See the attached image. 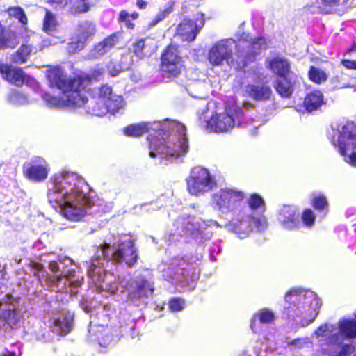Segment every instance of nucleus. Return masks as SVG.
<instances>
[{
    "label": "nucleus",
    "instance_id": "37998d69",
    "mask_svg": "<svg viewBox=\"0 0 356 356\" xmlns=\"http://www.w3.org/2000/svg\"><path fill=\"white\" fill-rule=\"evenodd\" d=\"M312 205L317 210H324L327 207V202L323 195H318L313 198Z\"/></svg>",
    "mask_w": 356,
    "mask_h": 356
},
{
    "label": "nucleus",
    "instance_id": "f3484780",
    "mask_svg": "<svg viewBox=\"0 0 356 356\" xmlns=\"http://www.w3.org/2000/svg\"><path fill=\"white\" fill-rule=\"evenodd\" d=\"M161 70L163 76L176 77L184 68V60L178 48L169 45L161 56Z\"/></svg>",
    "mask_w": 356,
    "mask_h": 356
},
{
    "label": "nucleus",
    "instance_id": "2f4dec72",
    "mask_svg": "<svg viewBox=\"0 0 356 356\" xmlns=\"http://www.w3.org/2000/svg\"><path fill=\"white\" fill-rule=\"evenodd\" d=\"M132 51L136 56L142 58L154 50V45L149 38L136 40L132 44Z\"/></svg>",
    "mask_w": 356,
    "mask_h": 356
},
{
    "label": "nucleus",
    "instance_id": "1a4fd4ad",
    "mask_svg": "<svg viewBox=\"0 0 356 356\" xmlns=\"http://www.w3.org/2000/svg\"><path fill=\"white\" fill-rule=\"evenodd\" d=\"M248 111L238 106H234L225 110H217L206 121V129L216 133H227L236 125L248 128L250 132L254 135L256 130L261 126L259 120L249 119Z\"/></svg>",
    "mask_w": 356,
    "mask_h": 356
},
{
    "label": "nucleus",
    "instance_id": "7c9ffc66",
    "mask_svg": "<svg viewBox=\"0 0 356 356\" xmlns=\"http://www.w3.org/2000/svg\"><path fill=\"white\" fill-rule=\"evenodd\" d=\"M303 104L307 111H316L325 104L324 96L320 90L312 91L305 96Z\"/></svg>",
    "mask_w": 356,
    "mask_h": 356
},
{
    "label": "nucleus",
    "instance_id": "f03ea898",
    "mask_svg": "<svg viewBox=\"0 0 356 356\" xmlns=\"http://www.w3.org/2000/svg\"><path fill=\"white\" fill-rule=\"evenodd\" d=\"M90 188L78 174L60 171L50 179L47 198L61 209L63 216L72 221L81 220L87 213L99 214L112 208L111 202L91 197Z\"/></svg>",
    "mask_w": 356,
    "mask_h": 356
},
{
    "label": "nucleus",
    "instance_id": "49530a36",
    "mask_svg": "<svg viewBox=\"0 0 356 356\" xmlns=\"http://www.w3.org/2000/svg\"><path fill=\"white\" fill-rule=\"evenodd\" d=\"M138 17V14L136 12H134L131 15L127 12L122 10L120 13L119 19L122 22H126L128 27L132 28L133 24L129 22V18L131 17L132 19H135Z\"/></svg>",
    "mask_w": 356,
    "mask_h": 356
},
{
    "label": "nucleus",
    "instance_id": "c9c22d12",
    "mask_svg": "<svg viewBox=\"0 0 356 356\" xmlns=\"http://www.w3.org/2000/svg\"><path fill=\"white\" fill-rule=\"evenodd\" d=\"M79 33L81 40H86L95 33V25L90 22H83L79 25Z\"/></svg>",
    "mask_w": 356,
    "mask_h": 356
},
{
    "label": "nucleus",
    "instance_id": "f257e3e1",
    "mask_svg": "<svg viewBox=\"0 0 356 356\" xmlns=\"http://www.w3.org/2000/svg\"><path fill=\"white\" fill-rule=\"evenodd\" d=\"M138 258L134 240L124 236L118 238L113 236L108 238L97 250L96 256L88 264V275L91 282L99 292L114 293L117 291H127L129 298L140 299L149 297L153 292V286L149 273L136 275L134 278H118L113 273L106 272L109 263H122L133 266Z\"/></svg>",
    "mask_w": 356,
    "mask_h": 356
},
{
    "label": "nucleus",
    "instance_id": "4d7b16f0",
    "mask_svg": "<svg viewBox=\"0 0 356 356\" xmlns=\"http://www.w3.org/2000/svg\"><path fill=\"white\" fill-rule=\"evenodd\" d=\"M52 257H54V254H52V253H49V254H44V255L42 256L41 260L42 261H47V258Z\"/></svg>",
    "mask_w": 356,
    "mask_h": 356
},
{
    "label": "nucleus",
    "instance_id": "ddd939ff",
    "mask_svg": "<svg viewBox=\"0 0 356 356\" xmlns=\"http://www.w3.org/2000/svg\"><path fill=\"white\" fill-rule=\"evenodd\" d=\"M174 226L176 227V229L175 232L170 234V241H179V237L186 235L201 242L211 237V232L207 231V227H218L219 225L218 222L213 220L202 221L200 218L188 216L179 218Z\"/></svg>",
    "mask_w": 356,
    "mask_h": 356
},
{
    "label": "nucleus",
    "instance_id": "bb28decb",
    "mask_svg": "<svg viewBox=\"0 0 356 356\" xmlns=\"http://www.w3.org/2000/svg\"><path fill=\"white\" fill-rule=\"evenodd\" d=\"M0 72L4 79L17 86H22L26 80V76L20 68L7 63H0Z\"/></svg>",
    "mask_w": 356,
    "mask_h": 356
},
{
    "label": "nucleus",
    "instance_id": "864d4df0",
    "mask_svg": "<svg viewBox=\"0 0 356 356\" xmlns=\"http://www.w3.org/2000/svg\"><path fill=\"white\" fill-rule=\"evenodd\" d=\"M48 3L56 7H63L66 5L67 0H46Z\"/></svg>",
    "mask_w": 356,
    "mask_h": 356
},
{
    "label": "nucleus",
    "instance_id": "dca6fc26",
    "mask_svg": "<svg viewBox=\"0 0 356 356\" xmlns=\"http://www.w3.org/2000/svg\"><path fill=\"white\" fill-rule=\"evenodd\" d=\"M186 184L191 195L201 196L216 187V181L207 169L195 167L191 170Z\"/></svg>",
    "mask_w": 356,
    "mask_h": 356
},
{
    "label": "nucleus",
    "instance_id": "cd10ccee",
    "mask_svg": "<svg viewBox=\"0 0 356 356\" xmlns=\"http://www.w3.org/2000/svg\"><path fill=\"white\" fill-rule=\"evenodd\" d=\"M297 81V76L289 74L280 77L275 85L276 91L283 97H289L293 90Z\"/></svg>",
    "mask_w": 356,
    "mask_h": 356
},
{
    "label": "nucleus",
    "instance_id": "a19ab883",
    "mask_svg": "<svg viewBox=\"0 0 356 356\" xmlns=\"http://www.w3.org/2000/svg\"><path fill=\"white\" fill-rule=\"evenodd\" d=\"M172 11L171 6L165 8L164 10L159 11L156 17L149 22V28L156 26L160 21L165 18Z\"/></svg>",
    "mask_w": 356,
    "mask_h": 356
},
{
    "label": "nucleus",
    "instance_id": "680f3d73",
    "mask_svg": "<svg viewBox=\"0 0 356 356\" xmlns=\"http://www.w3.org/2000/svg\"><path fill=\"white\" fill-rule=\"evenodd\" d=\"M83 309L86 313L92 312L91 309L88 307H83Z\"/></svg>",
    "mask_w": 356,
    "mask_h": 356
},
{
    "label": "nucleus",
    "instance_id": "423d86ee",
    "mask_svg": "<svg viewBox=\"0 0 356 356\" xmlns=\"http://www.w3.org/2000/svg\"><path fill=\"white\" fill-rule=\"evenodd\" d=\"M314 336L319 342L325 339L322 351L327 356H350L355 350L352 340L356 338V321L342 318L336 324H323Z\"/></svg>",
    "mask_w": 356,
    "mask_h": 356
},
{
    "label": "nucleus",
    "instance_id": "412c9836",
    "mask_svg": "<svg viewBox=\"0 0 356 356\" xmlns=\"http://www.w3.org/2000/svg\"><path fill=\"white\" fill-rule=\"evenodd\" d=\"M202 13L196 15L195 21L190 19H184L179 24L177 34L183 40L193 41L195 39L199 31L204 24V19Z\"/></svg>",
    "mask_w": 356,
    "mask_h": 356
},
{
    "label": "nucleus",
    "instance_id": "e433bc0d",
    "mask_svg": "<svg viewBox=\"0 0 356 356\" xmlns=\"http://www.w3.org/2000/svg\"><path fill=\"white\" fill-rule=\"evenodd\" d=\"M32 51V47L29 44H22L13 56V60L17 63H24L29 58Z\"/></svg>",
    "mask_w": 356,
    "mask_h": 356
},
{
    "label": "nucleus",
    "instance_id": "5701e85b",
    "mask_svg": "<svg viewBox=\"0 0 356 356\" xmlns=\"http://www.w3.org/2000/svg\"><path fill=\"white\" fill-rule=\"evenodd\" d=\"M52 332L58 335H65L72 328L73 314L69 311L63 309L61 311L54 314L52 318Z\"/></svg>",
    "mask_w": 356,
    "mask_h": 356
},
{
    "label": "nucleus",
    "instance_id": "09e8293b",
    "mask_svg": "<svg viewBox=\"0 0 356 356\" xmlns=\"http://www.w3.org/2000/svg\"><path fill=\"white\" fill-rule=\"evenodd\" d=\"M7 41H8L7 33H6L4 28L0 23V49L4 47L6 45Z\"/></svg>",
    "mask_w": 356,
    "mask_h": 356
},
{
    "label": "nucleus",
    "instance_id": "473e14b6",
    "mask_svg": "<svg viewBox=\"0 0 356 356\" xmlns=\"http://www.w3.org/2000/svg\"><path fill=\"white\" fill-rule=\"evenodd\" d=\"M117 42L118 38L115 34L107 37L94 47L92 51V56L96 58L104 55L108 52Z\"/></svg>",
    "mask_w": 356,
    "mask_h": 356
},
{
    "label": "nucleus",
    "instance_id": "c85d7f7f",
    "mask_svg": "<svg viewBox=\"0 0 356 356\" xmlns=\"http://www.w3.org/2000/svg\"><path fill=\"white\" fill-rule=\"evenodd\" d=\"M267 66L280 77L289 74L290 63L283 56H277L266 59Z\"/></svg>",
    "mask_w": 356,
    "mask_h": 356
},
{
    "label": "nucleus",
    "instance_id": "c03bdc74",
    "mask_svg": "<svg viewBox=\"0 0 356 356\" xmlns=\"http://www.w3.org/2000/svg\"><path fill=\"white\" fill-rule=\"evenodd\" d=\"M168 306L172 312H180L184 309L185 302L181 298H173L169 302Z\"/></svg>",
    "mask_w": 356,
    "mask_h": 356
},
{
    "label": "nucleus",
    "instance_id": "6e6d98bb",
    "mask_svg": "<svg viewBox=\"0 0 356 356\" xmlns=\"http://www.w3.org/2000/svg\"><path fill=\"white\" fill-rule=\"evenodd\" d=\"M110 308V307L108 305H104V307L102 308H99V309H102V316H107L108 317V314H105L104 312L108 310ZM98 315H101L100 313H98Z\"/></svg>",
    "mask_w": 356,
    "mask_h": 356
},
{
    "label": "nucleus",
    "instance_id": "9d476101",
    "mask_svg": "<svg viewBox=\"0 0 356 356\" xmlns=\"http://www.w3.org/2000/svg\"><path fill=\"white\" fill-rule=\"evenodd\" d=\"M328 138L343 160L356 167V126L353 122L341 121L332 123Z\"/></svg>",
    "mask_w": 356,
    "mask_h": 356
},
{
    "label": "nucleus",
    "instance_id": "6e6552de",
    "mask_svg": "<svg viewBox=\"0 0 356 356\" xmlns=\"http://www.w3.org/2000/svg\"><path fill=\"white\" fill-rule=\"evenodd\" d=\"M265 211V201L259 195L252 193L245 202L243 200L235 234L240 238H245L253 232V227L259 232L265 231L268 226Z\"/></svg>",
    "mask_w": 356,
    "mask_h": 356
},
{
    "label": "nucleus",
    "instance_id": "a18cd8bd",
    "mask_svg": "<svg viewBox=\"0 0 356 356\" xmlns=\"http://www.w3.org/2000/svg\"><path fill=\"white\" fill-rule=\"evenodd\" d=\"M91 5L89 0H79L74 5L76 13H86L89 10Z\"/></svg>",
    "mask_w": 356,
    "mask_h": 356
},
{
    "label": "nucleus",
    "instance_id": "79ce46f5",
    "mask_svg": "<svg viewBox=\"0 0 356 356\" xmlns=\"http://www.w3.org/2000/svg\"><path fill=\"white\" fill-rule=\"evenodd\" d=\"M316 216L311 209H305L302 215V220L307 227H312L314 224Z\"/></svg>",
    "mask_w": 356,
    "mask_h": 356
},
{
    "label": "nucleus",
    "instance_id": "a878e982",
    "mask_svg": "<svg viewBox=\"0 0 356 356\" xmlns=\"http://www.w3.org/2000/svg\"><path fill=\"white\" fill-rule=\"evenodd\" d=\"M275 314L272 310L268 308H262L253 315L250 327L254 332L260 333L261 331V325L271 324L275 321Z\"/></svg>",
    "mask_w": 356,
    "mask_h": 356
},
{
    "label": "nucleus",
    "instance_id": "4be33fe9",
    "mask_svg": "<svg viewBox=\"0 0 356 356\" xmlns=\"http://www.w3.org/2000/svg\"><path fill=\"white\" fill-rule=\"evenodd\" d=\"M49 170V164L42 158L35 159L24 166V172L27 178L35 182L45 180Z\"/></svg>",
    "mask_w": 356,
    "mask_h": 356
},
{
    "label": "nucleus",
    "instance_id": "2eb2a0df",
    "mask_svg": "<svg viewBox=\"0 0 356 356\" xmlns=\"http://www.w3.org/2000/svg\"><path fill=\"white\" fill-rule=\"evenodd\" d=\"M58 260L64 266L63 270L59 276H49L46 278L45 282L47 287L56 292L70 293L71 296L76 294L77 289L81 286L83 278L74 280V270L65 269V267L72 264V260L70 257H59Z\"/></svg>",
    "mask_w": 356,
    "mask_h": 356
},
{
    "label": "nucleus",
    "instance_id": "052dcab7",
    "mask_svg": "<svg viewBox=\"0 0 356 356\" xmlns=\"http://www.w3.org/2000/svg\"><path fill=\"white\" fill-rule=\"evenodd\" d=\"M251 106H252V105H251L250 103H245L244 104V108H245V110L249 108Z\"/></svg>",
    "mask_w": 356,
    "mask_h": 356
},
{
    "label": "nucleus",
    "instance_id": "ea45409f",
    "mask_svg": "<svg viewBox=\"0 0 356 356\" xmlns=\"http://www.w3.org/2000/svg\"><path fill=\"white\" fill-rule=\"evenodd\" d=\"M310 341L308 338H301L292 340L287 342V347L291 350L300 349L305 346H308Z\"/></svg>",
    "mask_w": 356,
    "mask_h": 356
},
{
    "label": "nucleus",
    "instance_id": "72a5a7b5",
    "mask_svg": "<svg viewBox=\"0 0 356 356\" xmlns=\"http://www.w3.org/2000/svg\"><path fill=\"white\" fill-rule=\"evenodd\" d=\"M6 101L14 106H26L31 103L28 95L16 90H12L7 94Z\"/></svg>",
    "mask_w": 356,
    "mask_h": 356
},
{
    "label": "nucleus",
    "instance_id": "20e7f679",
    "mask_svg": "<svg viewBox=\"0 0 356 356\" xmlns=\"http://www.w3.org/2000/svg\"><path fill=\"white\" fill-rule=\"evenodd\" d=\"M266 47L267 43L264 38L249 40V35L243 33L238 44L232 39L213 43L208 51L207 59L212 67L226 65L235 69H242Z\"/></svg>",
    "mask_w": 356,
    "mask_h": 356
},
{
    "label": "nucleus",
    "instance_id": "9b49d317",
    "mask_svg": "<svg viewBox=\"0 0 356 356\" xmlns=\"http://www.w3.org/2000/svg\"><path fill=\"white\" fill-rule=\"evenodd\" d=\"M244 199L243 191L235 188H224L212 195L214 208L223 213L229 215V229L236 232L242 201Z\"/></svg>",
    "mask_w": 356,
    "mask_h": 356
},
{
    "label": "nucleus",
    "instance_id": "58836bf2",
    "mask_svg": "<svg viewBox=\"0 0 356 356\" xmlns=\"http://www.w3.org/2000/svg\"><path fill=\"white\" fill-rule=\"evenodd\" d=\"M8 13L10 17H15V19H18L19 22H20L22 24H26L27 23L26 16L22 8H10L8 10Z\"/></svg>",
    "mask_w": 356,
    "mask_h": 356
},
{
    "label": "nucleus",
    "instance_id": "3c124183",
    "mask_svg": "<svg viewBox=\"0 0 356 356\" xmlns=\"http://www.w3.org/2000/svg\"><path fill=\"white\" fill-rule=\"evenodd\" d=\"M9 172H8L9 177V183L8 186H15V170L13 168H9L8 169Z\"/></svg>",
    "mask_w": 356,
    "mask_h": 356
},
{
    "label": "nucleus",
    "instance_id": "f8f14e48",
    "mask_svg": "<svg viewBox=\"0 0 356 356\" xmlns=\"http://www.w3.org/2000/svg\"><path fill=\"white\" fill-rule=\"evenodd\" d=\"M159 268L165 280L183 286L191 284V289H194V283L199 277L196 265L187 258L175 257L169 264H163Z\"/></svg>",
    "mask_w": 356,
    "mask_h": 356
},
{
    "label": "nucleus",
    "instance_id": "0eeeda50",
    "mask_svg": "<svg viewBox=\"0 0 356 356\" xmlns=\"http://www.w3.org/2000/svg\"><path fill=\"white\" fill-rule=\"evenodd\" d=\"M287 306L284 314L296 323L305 327L317 317L321 307V300L314 292L302 288H293L284 296Z\"/></svg>",
    "mask_w": 356,
    "mask_h": 356
},
{
    "label": "nucleus",
    "instance_id": "e2e57ef3",
    "mask_svg": "<svg viewBox=\"0 0 356 356\" xmlns=\"http://www.w3.org/2000/svg\"><path fill=\"white\" fill-rule=\"evenodd\" d=\"M147 207V204H143V205L141 206L142 209H145V210H146V207Z\"/></svg>",
    "mask_w": 356,
    "mask_h": 356
},
{
    "label": "nucleus",
    "instance_id": "4c0bfd02",
    "mask_svg": "<svg viewBox=\"0 0 356 356\" xmlns=\"http://www.w3.org/2000/svg\"><path fill=\"white\" fill-rule=\"evenodd\" d=\"M308 75L312 81L318 84L325 82L327 79V75L324 70L314 66L310 67Z\"/></svg>",
    "mask_w": 356,
    "mask_h": 356
},
{
    "label": "nucleus",
    "instance_id": "f704fd0d",
    "mask_svg": "<svg viewBox=\"0 0 356 356\" xmlns=\"http://www.w3.org/2000/svg\"><path fill=\"white\" fill-rule=\"evenodd\" d=\"M58 23L54 15L50 11L46 10V15L43 21V31L48 34H53L56 30Z\"/></svg>",
    "mask_w": 356,
    "mask_h": 356
},
{
    "label": "nucleus",
    "instance_id": "c756f323",
    "mask_svg": "<svg viewBox=\"0 0 356 356\" xmlns=\"http://www.w3.org/2000/svg\"><path fill=\"white\" fill-rule=\"evenodd\" d=\"M245 95L255 101H266L270 99L272 90L264 85L249 84L245 88Z\"/></svg>",
    "mask_w": 356,
    "mask_h": 356
},
{
    "label": "nucleus",
    "instance_id": "603ef678",
    "mask_svg": "<svg viewBox=\"0 0 356 356\" xmlns=\"http://www.w3.org/2000/svg\"><path fill=\"white\" fill-rule=\"evenodd\" d=\"M49 269L53 273L60 271V267L57 261L49 259Z\"/></svg>",
    "mask_w": 356,
    "mask_h": 356
},
{
    "label": "nucleus",
    "instance_id": "13d9d810",
    "mask_svg": "<svg viewBox=\"0 0 356 356\" xmlns=\"http://www.w3.org/2000/svg\"><path fill=\"white\" fill-rule=\"evenodd\" d=\"M7 168H8L7 165L3 164V163L0 164V172H2L3 173L6 172V171Z\"/></svg>",
    "mask_w": 356,
    "mask_h": 356
},
{
    "label": "nucleus",
    "instance_id": "a211bd4d",
    "mask_svg": "<svg viewBox=\"0 0 356 356\" xmlns=\"http://www.w3.org/2000/svg\"><path fill=\"white\" fill-rule=\"evenodd\" d=\"M350 0H307L305 6L312 14L340 15L348 4Z\"/></svg>",
    "mask_w": 356,
    "mask_h": 356
},
{
    "label": "nucleus",
    "instance_id": "bf43d9fd",
    "mask_svg": "<svg viewBox=\"0 0 356 356\" xmlns=\"http://www.w3.org/2000/svg\"><path fill=\"white\" fill-rule=\"evenodd\" d=\"M109 73L111 76H115L118 74L119 70H110Z\"/></svg>",
    "mask_w": 356,
    "mask_h": 356
},
{
    "label": "nucleus",
    "instance_id": "de8ad7c7",
    "mask_svg": "<svg viewBox=\"0 0 356 356\" xmlns=\"http://www.w3.org/2000/svg\"><path fill=\"white\" fill-rule=\"evenodd\" d=\"M85 42L83 40H78L77 41H72L68 44V51L70 54H74L77 51H80L84 47Z\"/></svg>",
    "mask_w": 356,
    "mask_h": 356
},
{
    "label": "nucleus",
    "instance_id": "393cba45",
    "mask_svg": "<svg viewBox=\"0 0 356 356\" xmlns=\"http://www.w3.org/2000/svg\"><path fill=\"white\" fill-rule=\"evenodd\" d=\"M19 200L9 193L8 186H0V219L2 214H13L19 209Z\"/></svg>",
    "mask_w": 356,
    "mask_h": 356
},
{
    "label": "nucleus",
    "instance_id": "5fc2aeb1",
    "mask_svg": "<svg viewBox=\"0 0 356 356\" xmlns=\"http://www.w3.org/2000/svg\"><path fill=\"white\" fill-rule=\"evenodd\" d=\"M137 6L139 8L143 9L146 8L147 3L145 0H137Z\"/></svg>",
    "mask_w": 356,
    "mask_h": 356
},
{
    "label": "nucleus",
    "instance_id": "4468645a",
    "mask_svg": "<svg viewBox=\"0 0 356 356\" xmlns=\"http://www.w3.org/2000/svg\"><path fill=\"white\" fill-rule=\"evenodd\" d=\"M122 96L113 94L108 85H104L95 91V97L86 107V112L97 116H102L110 112L113 114L124 107Z\"/></svg>",
    "mask_w": 356,
    "mask_h": 356
},
{
    "label": "nucleus",
    "instance_id": "7ed1b4c3",
    "mask_svg": "<svg viewBox=\"0 0 356 356\" xmlns=\"http://www.w3.org/2000/svg\"><path fill=\"white\" fill-rule=\"evenodd\" d=\"M123 132L131 137H139L149 132V156L166 162H173L185 156L188 150L186 127L176 121L133 124L125 127Z\"/></svg>",
    "mask_w": 356,
    "mask_h": 356
},
{
    "label": "nucleus",
    "instance_id": "0e129e2a",
    "mask_svg": "<svg viewBox=\"0 0 356 356\" xmlns=\"http://www.w3.org/2000/svg\"><path fill=\"white\" fill-rule=\"evenodd\" d=\"M259 353L258 351H257V352L255 353V355H256V356H258V355H259Z\"/></svg>",
    "mask_w": 356,
    "mask_h": 356
},
{
    "label": "nucleus",
    "instance_id": "b1692460",
    "mask_svg": "<svg viewBox=\"0 0 356 356\" xmlns=\"http://www.w3.org/2000/svg\"><path fill=\"white\" fill-rule=\"evenodd\" d=\"M277 220L281 227L286 230H295L300 225L298 210L290 205H284L280 209Z\"/></svg>",
    "mask_w": 356,
    "mask_h": 356
},
{
    "label": "nucleus",
    "instance_id": "6ab92c4d",
    "mask_svg": "<svg viewBox=\"0 0 356 356\" xmlns=\"http://www.w3.org/2000/svg\"><path fill=\"white\" fill-rule=\"evenodd\" d=\"M0 319L10 327L17 325L21 319L18 299L10 295H4L0 300Z\"/></svg>",
    "mask_w": 356,
    "mask_h": 356
},
{
    "label": "nucleus",
    "instance_id": "8fccbe9b",
    "mask_svg": "<svg viewBox=\"0 0 356 356\" xmlns=\"http://www.w3.org/2000/svg\"><path fill=\"white\" fill-rule=\"evenodd\" d=\"M341 64L343 67L350 70H356V60H348L343 59L341 61Z\"/></svg>",
    "mask_w": 356,
    "mask_h": 356
},
{
    "label": "nucleus",
    "instance_id": "aec40b11",
    "mask_svg": "<svg viewBox=\"0 0 356 356\" xmlns=\"http://www.w3.org/2000/svg\"><path fill=\"white\" fill-rule=\"evenodd\" d=\"M123 330L114 329L111 335V327L107 325L105 327L102 325H96L90 323L89 325V339L91 341H98L101 346L106 347L115 339L122 335Z\"/></svg>",
    "mask_w": 356,
    "mask_h": 356
},
{
    "label": "nucleus",
    "instance_id": "39448f33",
    "mask_svg": "<svg viewBox=\"0 0 356 356\" xmlns=\"http://www.w3.org/2000/svg\"><path fill=\"white\" fill-rule=\"evenodd\" d=\"M49 86L57 88L61 95L57 97L45 92L42 98L49 108H59L64 107L81 108L88 102L86 96V80L81 78L67 79L66 74L60 67H54L47 72Z\"/></svg>",
    "mask_w": 356,
    "mask_h": 356
}]
</instances>
